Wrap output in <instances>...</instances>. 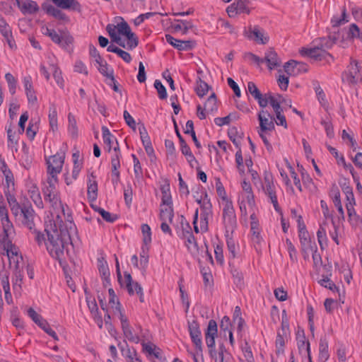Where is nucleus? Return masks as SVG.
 <instances>
[{"mask_svg":"<svg viewBox=\"0 0 362 362\" xmlns=\"http://www.w3.org/2000/svg\"><path fill=\"white\" fill-rule=\"evenodd\" d=\"M70 215L67 216V222L65 226L61 225L62 220L59 215L54 221V226L52 223L45 229L47 236L45 243L46 248L49 255L61 262L64 258V252L66 247L71 243V235L76 233V228L72 221L69 220Z\"/></svg>","mask_w":362,"mask_h":362,"instance_id":"obj_1","label":"nucleus"},{"mask_svg":"<svg viewBox=\"0 0 362 362\" xmlns=\"http://www.w3.org/2000/svg\"><path fill=\"white\" fill-rule=\"evenodd\" d=\"M8 205L16 221L21 222L24 227L30 230L35 229L36 214L28 201L21 204L15 197L10 196Z\"/></svg>","mask_w":362,"mask_h":362,"instance_id":"obj_2","label":"nucleus"},{"mask_svg":"<svg viewBox=\"0 0 362 362\" xmlns=\"http://www.w3.org/2000/svg\"><path fill=\"white\" fill-rule=\"evenodd\" d=\"M106 30L112 41L123 47H124V43L122 41L119 35L126 36L128 49H132L138 45V38L136 37L135 34L132 32L129 24H108L106 27Z\"/></svg>","mask_w":362,"mask_h":362,"instance_id":"obj_3","label":"nucleus"},{"mask_svg":"<svg viewBox=\"0 0 362 362\" xmlns=\"http://www.w3.org/2000/svg\"><path fill=\"white\" fill-rule=\"evenodd\" d=\"M57 182V177H49L47 180V185L42 189V193L46 202H49L53 208L61 207L64 215H65L64 208L61 203L59 193L56 188Z\"/></svg>","mask_w":362,"mask_h":362,"instance_id":"obj_4","label":"nucleus"},{"mask_svg":"<svg viewBox=\"0 0 362 362\" xmlns=\"http://www.w3.org/2000/svg\"><path fill=\"white\" fill-rule=\"evenodd\" d=\"M322 43L317 45L314 47L305 49L303 48L300 51V54L303 56H307L315 61L327 60V57L333 59L332 56L326 51V49H329L332 44L328 42L325 38L321 40Z\"/></svg>","mask_w":362,"mask_h":362,"instance_id":"obj_5","label":"nucleus"},{"mask_svg":"<svg viewBox=\"0 0 362 362\" xmlns=\"http://www.w3.org/2000/svg\"><path fill=\"white\" fill-rule=\"evenodd\" d=\"M42 33L51 37L53 42L60 45L62 47L69 46L73 42V37L64 30H56L46 26L42 27Z\"/></svg>","mask_w":362,"mask_h":362,"instance_id":"obj_6","label":"nucleus"},{"mask_svg":"<svg viewBox=\"0 0 362 362\" xmlns=\"http://www.w3.org/2000/svg\"><path fill=\"white\" fill-rule=\"evenodd\" d=\"M64 158V153H57L49 158L47 163V173L50 175L49 177H57V174L62 170Z\"/></svg>","mask_w":362,"mask_h":362,"instance_id":"obj_7","label":"nucleus"},{"mask_svg":"<svg viewBox=\"0 0 362 362\" xmlns=\"http://www.w3.org/2000/svg\"><path fill=\"white\" fill-rule=\"evenodd\" d=\"M28 315L32 320L37 324L47 334L52 337L54 340H59L56 332L50 327L49 324L40 314H38L33 308H30L28 310Z\"/></svg>","mask_w":362,"mask_h":362,"instance_id":"obj_8","label":"nucleus"},{"mask_svg":"<svg viewBox=\"0 0 362 362\" xmlns=\"http://www.w3.org/2000/svg\"><path fill=\"white\" fill-rule=\"evenodd\" d=\"M150 17H153L154 21H158L159 23H188L187 20H181V19H171L168 18L167 13H155V12H149L144 14L139 15L134 21V23H143L145 20L148 19Z\"/></svg>","mask_w":362,"mask_h":362,"instance_id":"obj_9","label":"nucleus"},{"mask_svg":"<svg viewBox=\"0 0 362 362\" xmlns=\"http://www.w3.org/2000/svg\"><path fill=\"white\" fill-rule=\"evenodd\" d=\"M245 36L258 44L265 45L269 42V36L266 32L258 26H249L248 29L245 30Z\"/></svg>","mask_w":362,"mask_h":362,"instance_id":"obj_10","label":"nucleus"},{"mask_svg":"<svg viewBox=\"0 0 362 362\" xmlns=\"http://www.w3.org/2000/svg\"><path fill=\"white\" fill-rule=\"evenodd\" d=\"M124 283L126 288L129 295H134L136 293L139 296V300L141 303L144 301L143 288L141 285L136 282L134 281L132 279V276L129 273H124Z\"/></svg>","mask_w":362,"mask_h":362,"instance_id":"obj_11","label":"nucleus"},{"mask_svg":"<svg viewBox=\"0 0 362 362\" xmlns=\"http://www.w3.org/2000/svg\"><path fill=\"white\" fill-rule=\"evenodd\" d=\"M228 250L229 252V255H228L230 259L229 265L230 267H234L239 264L242 259L240 246L233 240H228Z\"/></svg>","mask_w":362,"mask_h":362,"instance_id":"obj_12","label":"nucleus"},{"mask_svg":"<svg viewBox=\"0 0 362 362\" xmlns=\"http://www.w3.org/2000/svg\"><path fill=\"white\" fill-rule=\"evenodd\" d=\"M259 127L262 132L272 131L274 129V117L266 110H262L258 114Z\"/></svg>","mask_w":362,"mask_h":362,"instance_id":"obj_13","label":"nucleus"},{"mask_svg":"<svg viewBox=\"0 0 362 362\" xmlns=\"http://www.w3.org/2000/svg\"><path fill=\"white\" fill-rule=\"evenodd\" d=\"M189 332L192 341L195 345L197 354L202 353L201 332L199 325L196 321H192L189 324Z\"/></svg>","mask_w":362,"mask_h":362,"instance_id":"obj_14","label":"nucleus"},{"mask_svg":"<svg viewBox=\"0 0 362 362\" xmlns=\"http://www.w3.org/2000/svg\"><path fill=\"white\" fill-rule=\"evenodd\" d=\"M166 41L178 50H190L195 45L192 40H180L175 39L170 34L165 35Z\"/></svg>","mask_w":362,"mask_h":362,"instance_id":"obj_15","label":"nucleus"},{"mask_svg":"<svg viewBox=\"0 0 362 362\" xmlns=\"http://www.w3.org/2000/svg\"><path fill=\"white\" fill-rule=\"evenodd\" d=\"M264 183L265 187H264V190L265 193L270 198L272 203L276 211L279 210V204L277 201V197L276 195V192L274 190V186L272 182V177L266 176L264 177Z\"/></svg>","mask_w":362,"mask_h":362,"instance_id":"obj_16","label":"nucleus"},{"mask_svg":"<svg viewBox=\"0 0 362 362\" xmlns=\"http://www.w3.org/2000/svg\"><path fill=\"white\" fill-rule=\"evenodd\" d=\"M217 335V324L214 320L209 322L205 333L206 343L209 348H213L215 345V337Z\"/></svg>","mask_w":362,"mask_h":362,"instance_id":"obj_17","label":"nucleus"},{"mask_svg":"<svg viewBox=\"0 0 362 362\" xmlns=\"http://www.w3.org/2000/svg\"><path fill=\"white\" fill-rule=\"evenodd\" d=\"M4 175L5 176L4 194L8 203H9L10 196L15 197L13 194L14 191V179L11 170H4Z\"/></svg>","mask_w":362,"mask_h":362,"instance_id":"obj_18","label":"nucleus"},{"mask_svg":"<svg viewBox=\"0 0 362 362\" xmlns=\"http://www.w3.org/2000/svg\"><path fill=\"white\" fill-rule=\"evenodd\" d=\"M4 234L0 235V242L4 245L11 243L10 237L14 233L13 226L9 218L1 221Z\"/></svg>","mask_w":362,"mask_h":362,"instance_id":"obj_19","label":"nucleus"},{"mask_svg":"<svg viewBox=\"0 0 362 362\" xmlns=\"http://www.w3.org/2000/svg\"><path fill=\"white\" fill-rule=\"evenodd\" d=\"M247 13V8L243 1H234L228 6V16L233 18L238 15Z\"/></svg>","mask_w":362,"mask_h":362,"instance_id":"obj_20","label":"nucleus"},{"mask_svg":"<svg viewBox=\"0 0 362 362\" xmlns=\"http://www.w3.org/2000/svg\"><path fill=\"white\" fill-rule=\"evenodd\" d=\"M359 80V66H358V62L354 59H351L349 74L346 76V81L349 83L356 84Z\"/></svg>","mask_w":362,"mask_h":362,"instance_id":"obj_21","label":"nucleus"},{"mask_svg":"<svg viewBox=\"0 0 362 362\" xmlns=\"http://www.w3.org/2000/svg\"><path fill=\"white\" fill-rule=\"evenodd\" d=\"M187 228L189 229L185 232H183V237L186 239V246L191 253H196L198 252V245L195 240V238L191 232V228L188 223H187Z\"/></svg>","mask_w":362,"mask_h":362,"instance_id":"obj_22","label":"nucleus"},{"mask_svg":"<svg viewBox=\"0 0 362 362\" xmlns=\"http://www.w3.org/2000/svg\"><path fill=\"white\" fill-rule=\"evenodd\" d=\"M296 340L299 351H301L303 349H305L308 354L309 362H312L310 356V342L308 341H306L303 330L298 331L296 334Z\"/></svg>","mask_w":362,"mask_h":362,"instance_id":"obj_23","label":"nucleus"},{"mask_svg":"<svg viewBox=\"0 0 362 362\" xmlns=\"http://www.w3.org/2000/svg\"><path fill=\"white\" fill-rule=\"evenodd\" d=\"M215 188L218 197L223 202V216L225 217L226 216V192L223 184L218 177L215 178Z\"/></svg>","mask_w":362,"mask_h":362,"instance_id":"obj_24","label":"nucleus"},{"mask_svg":"<svg viewBox=\"0 0 362 362\" xmlns=\"http://www.w3.org/2000/svg\"><path fill=\"white\" fill-rule=\"evenodd\" d=\"M263 59L264 62L267 63V66L269 69H273L275 67L279 66L281 64V62L278 58L276 52L272 48L265 53V56Z\"/></svg>","mask_w":362,"mask_h":362,"instance_id":"obj_25","label":"nucleus"},{"mask_svg":"<svg viewBox=\"0 0 362 362\" xmlns=\"http://www.w3.org/2000/svg\"><path fill=\"white\" fill-rule=\"evenodd\" d=\"M328 340L326 335L321 337L319 344V361L326 362L329 358Z\"/></svg>","mask_w":362,"mask_h":362,"instance_id":"obj_26","label":"nucleus"},{"mask_svg":"<svg viewBox=\"0 0 362 362\" xmlns=\"http://www.w3.org/2000/svg\"><path fill=\"white\" fill-rule=\"evenodd\" d=\"M42 8L43 11H45L48 15L54 16L55 18L58 20H64V21H68L66 19V16L64 13H63L61 10H59L57 8H55L52 5L44 3L42 5Z\"/></svg>","mask_w":362,"mask_h":362,"instance_id":"obj_27","label":"nucleus"},{"mask_svg":"<svg viewBox=\"0 0 362 362\" xmlns=\"http://www.w3.org/2000/svg\"><path fill=\"white\" fill-rule=\"evenodd\" d=\"M299 239L303 253L307 255L309 250H314V245H312L307 230L299 232Z\"/></svg>","mask_w":362,"mask_h":362,"instance_id":"obj_28","label":"nucleus"},{"mask_svg":"<svg viewBox=\"0 0 362 362\" xmlns=\"http://www.w3.org/2000/svg\"><path fill=\"white\" fill-rule=\"evenodd\" d=\"M331 266H329L328 267L325 265V269H327V274L322 275V279L318 281V283L320 286L327 288L332 291H338L339 288L337 286L334 284V283L330 280L329 276L332 275L330 269Z\"/></svg>","mask_w":362,"mask_h":362,"instance_id":"obj_29","label":"nucleus"},{"mask_svg":"<svg viewBox=\"0 0 362 362\" xmlns=\"http://www.w3.org/2000/svg\"><path fill=\"white\" fill-rule=\"evenodd\" d=\"M54 4L63 9L80 11L81 5L76 0H52Z\"/></svg>","mask_w":362,"mask_h":362,"instance_id":"obj_30","label":"nucleus"},{"mask_svg":"<svg viewBox=\"0 0 362 362\" xmlns=\"http://www.w3.org/2000/svg\"><path fill=\"white\" fill-rule=\"evenodd\" d=\"M139 132L141 135V139L144 146L145 151L148 156H151L153 153V148L150 140V137L148 135L147 132L146 131L145 127H142V129H139Z\"/></svg>","mask_w":362,"mask_h":362,"instance_id":"obj_31","label":"nucleus"},{"mask_svg":"<svg viewBox=\"0 0 362 362\" xmlns=\"http://www.w3.org/2000/svg\"><path fill=\"white\" fill-rule=\"evenodd\" d=\"M174 212L172 205H160V219L162 221L172 222Z\"/></svg>","mask_w":362,"mask_h":362,"instance_id":"obj_32","label":"nucleus"},{"mask_svg":"<svg viewBox=\"0 0 362 362\" xmlns=\"http://www.w3.org/2000/svg\"><path fill=\"white\" fill-rule=\"evenodd\" d=\"M98 266L99 272L103 279L106 282L110 284V270L107 262L104 257H100L98 259Z\"/></svg>","mask_w":362,"mask_h":362,"instance_id":"obj_33","label":"nucleus"},{"mask_svg":"<svg viewBox=\"0 0 362 362\" xmlns=\"http://www.w3.org/2000/svg\"><path fill=\"white\" fill-rule=\"evenodd\" d=\"M193 25L187 26L186 24H170L165 30L173 34H186L189 29H192Z\"/></svg>","mask_w":362,"mask_h":362,"instance_id":"obj_34","label":"nucleus"},{"mask_svg":"<svg viewBox=\"0 0 362 362\" xmlns=\"http://www.w3.org/2000/svg\"><path fill=\"white\" fill-rule=\"evenodd\" d=\"M112 175L114 177L112 180L114 185H117L119 181V172L118 169L120 168V161L119 160V155L117 154L111 159Z\"/></svg>","mask_w":362,"mask_h":362,"instance_id":"obj_35","label":"nucleus"},{"mask_svg":"<svg viewBox=\"0 0 362 362\" xmlns=\"http://www.w3.org/2000/svg\"><path fill=\"white\" fill-rule=\"evenodd\" d=\"M20 11L23 14H33L39 11V6L35 1L25 0Z\"/></svg>","mask_w":362,"mask_h":362,"instance_id":"obj_36","label":"nucleus"},{"mask_svg":"<svg viewBox=\"0 0 362 362\" xmlns=\"http://www.w3.org/2000/svg\"><path fill=\"white\" fill-rule=\"evenodd\" d=\"M231 267L230 272L232 274L233 284L238 288L242 289V288H243L244 285H245L244 279H243V274L242 272L240 271L238 268H236L235 266L234 267Z\"/></svg>","mask_w":362,"mask_h":362,"instance_id":"obj_37","label":"nucleus"},{"mask_svg":"<svg viewBox=\"0 0 362 362\" xmlns=\"http://www.w3.org/2000/svg\"><path fill=\"white\" fill-rule=\"evenodd\" d=\"M210 214V204L209 206H204L201 208L200 214V230L205 232L208 229V218Z\"/></svg>","mask_w":362,"mask_h":362,"instance_id":"obj_38","label":"nucleus"},{"mask_svg":"<svg viewBox=\"0 0 362 362\" xmlns=\"http://www.w3.org/2000/svg\"><path fill=\"white\" fill-rule=\"evenodd\" d=\"M132 156L134 162V173L136 180L134 185H136V182L141 184L144 178L142 168L138 158L134 154H132Z\"/></svg>","mask_w":362,"mask_h":362,"instance_id":"obj_39","label":"nucleus"},{"mask_svg":"<svg viewBox=\"0 0 362 362\" xmlns=\"http://www.w3.org/2000/svg\"><path fill=\"white\" fill-rule=\"evenodd\" d=\"M1 275V284L5 293V299L7 303L11 304L12 303V296L10 292V285L8 281V276L6 272L4 274L2 273Z\"/></svg>","mask_w":362,"mask_h":362,"instance_id":"obj_40","label":"nucleus"},{"mask_svg":"<svg viewBox=\"0 0 362 362\" xmlns=\"http://www.w3.org/2000/svg\"><path fill=\"white\" fill-rule=\"evenodd\" d=\"M332 193L334 195L333 203L340 214V218L342 220H344L345 216H344V209L342 207V204L341 202L339 190L338 189L337 187H335L334 189H332Z\"/></svg>","mask_w":362,"mask_h":362,"instance_id":"obj_41","label":"nucleus"},{"mask_svg":"<svg viewBox=\"0 0 362 362\" xmlns=\"http://www.w3.org/2000/svg\"><path fill=\"white\" fill-rule=\"evenodd\" d=\"M98 192V183L95 180V176L92 173L88 181V195L90 198L95 199Z\"/></svg>","mask_w":362,"mask_h":362,"instance_id":"obj_42","label":"nucleus"},{"mask_svg":"<svg viewBox=\"0 0 362 362\" xmlns=\"http://www.w3.org/2000/svg\"><path fill=\"white\" fill-rule=\"evenodd\" d=\"M346 210L351 224L354 226H358L362 223V219L356 214L354 206L350 203L346 206Z\"/></svg>","mask_w":362,"mask_h":362,"instance_id":"obj_43","label":"nucleus"},{"mask_svg":"<svg viewBox=\"0 0 362 362\" xmlns=\"http://www.w3.org/2000/svg\"><path fill=\"white\" fill-rule=\"evenodd\" d=\"M48 117L51 129L53 131L57 129V112L54 103H50L49 105Z\"/></svg>","mask_w":362,"mask_h":362,"instance_id":"obj_44","label":"nucleus"},{"mask_svg":"<svg viewBox=\"0 0 362 362\" xmlns=\"http://www.w3.org/2000/svg\"><path fill=\"white\" fill-rule=\"evenodd\" d=\"M29 194L31 199L35 203V204L40 209H42L44 207L43 202L41 198L40 193L39 192L38 188L36 186H33L29 189Z\"/></svg>","mask_w":362,"mask_h":362,"instance_id":"obj_45","label":"nucleus"},{"mask_svg":"<svg viewBox=\"0 0 362 362\" xmlns=\"http://www.w3.org/2000/svg\"><path fill=\"white\" fill-rule=\"evenodd\" d=\"M244 320L241 317V310L239 306H236L233 315V324L231 326H236L238 332L243 328Z\"/></svg>","mask_w":362,"mask_h":362,"instance_id":"obj_46","label":"nucleus"},{"mask_svg":"<svg viewBox=\"0 0 362 362\" xmlns=\"http://www.w3.org/2000/svg\"><path fill=\"white\" fill-rule=\"evenodd\" d=\"M102 132H103V138L105 144L108 148V151L111 150L112 144L115 141L117 142L116 138L112 135L108 128L105 126L102 127Z\"/></svg>","mask_w":362,"mask_h":362,"instance_id":"obj_47","label":"nucleus"},{"mask_svg":"<svg viewBox=\"0 0 362 362\" xmlns=\"http://www.w3.org/2000/svg\"><path fill=\"white\" fill-rule=\"evenodd\" d=\"M3 245L8 259L9 264L11 266V259H19L21 257L18 255V250L12 245L11 243L9 245Z\"/></svg>","mask_w":362,"mask_h":362,"instance_id":"obj_48","label":"nucleus"},{"mask_svg":"<svg viewBox=\"0 0 362 362\" xmlns=\"http://www.w3.org/2000/svg\"><path fill=\"white\" fill-rule=\"evenodd\" d=\"M215 258L217 264L223 266L224 264V256L223 244L214 243Z\"/></svg>","mask_w":362,"mask_h":362,"instance_id":"obj_49","label":"nucleus"},{"mask_svg":"<svg viewBox=\"0 0 362 362\" xmlns=\"http://www.w3.org/2000/svg\"><path fill=\"white\" fill-rule=\"evenodd\" d=\"M285 101V99L282 95H278L277 97H274L269 94V104L272 107L274 112L278 111L279 110H281L283 107L281 106V104Z\"/></svg>","mask_w":362,"mask_h":362,"instance_id":"obj_50","label":"nucleus"},{"mask_svg":"<svg viewBox=\"0 0 362 362\" xmlns=\"http://www.w3.org/2000/svg\"><path fill=\"white\" fill-rule=\"evenodd\" d=\"M209 89V85L199 78V80L197 82V87L195 88L197 95L200 98L204 97L208 93Z\"/></svg>","mask_w":362,"mask_h":362,"instance_id":"obj_51","label":"nucleus"},{"mask_svg":"<svg viewBox=\"0 0 362 362\" xmlns=\"http://www.w3.org/2000/svg\"><path fill=\"white\" fill-rule=\"evenodd\" d=\"M5 79L8 83L9 93L13 95L16 91L17 80L11 73L5 74Z\"/></svg>","mask_w":362,"mask_h":362,"instance_id":"obj_52","label":"nucleus"},{"mask_svg":"<svg viewBox=\"0 0 362 362\" xmlns=\"http://www.w3.org/2000/svg\"><path fill=\"white\" fill-rule=\"evenodd\" d=\"M94 209L98 211L107 222L113 223L117 219L116 214H112L100 207H94Z\"/></svg>","mask_w":362,"mask_h":362,"instance_id":"obj_53","label":"nucleus"},{"mask_svg":"<svg viewBox=\"0 0 362 362\" xmlns=\"http://www.w3.org/2000/svg\"><path fill=\"white\" fill-rule=\"evenodd\" d=\"M325 224H326V222H324L323 224L320 225V228L318 229V230L317 232V240H318L319 245L320 246V248L322 250H323L325 247L324 244L326 245V243H327L326 230H325V227L323 226V225H325Z\"/></svg>","mask_w":362,"mask_h":362,"instance_id":"obj_54","label":"nucleus"},{"mask_svg":"<svg viewBox=\"0 0 362 362\" xmlns=\"http://www.w3.org/2000/svg\"><path fill=\"white\" fill-rule=\"evenodd\" d=\"M51 71L53 72V76L57 82V83L61 87H64V79L62 76V72L59 71V68L54 65L52 64L50 66Z\"/></svg>","mask_w":362,"mask_h":362,"instance_id":"obj_55","label":"nucleus"},{"mask_svg":"<svg viewBox=\"0 0 362 362\" xmlns=\"http://www.w3.org/2000/svg\"><path fill=\"white\" fill-rule=\"evenodd\" d=\"M122 330L125 337L127 338L129 341L134 343H138L139 341V336L137 334H133L129 325L122 327Z\"/></svg>","mask_w":362,"mask_h":362,"instance_id":"obj_56","label":"nucleus"},{"mask_svg":"<svg viewBox=\"0 0 362 362\" xmlns=\"http://www.w3.org/2000/svg\"><path fill=\"white\" fill-rule=\"evenodd\" d=\"M250 225L251 231L252 233V240L255 243L259 244L261 241V237L258 230V223L256 221H251Z\"/></svg>","mask_w":362,"mask_h":362,"instance_id":"obj_57","label":"nucleus"},{"mask_svg":"<svg viewBox=\"0 0 362 362\" xmlns=\"http://www.w3.org/2000/svg\"><path fill=\"white\" fill-rule=\"evenodd\" d=\"M275 117L274 121L277 125L283 126L284 128H287V122L285 116L283 115V109L281 110L274 111Z\"/></svg>","mask_w":362,"mask_h":362,"instance_id":"obj_58","label":"nucleus"},{"mask_svg":"<svg viewBox=\"0 0 362 362\" xmlns=\"http://www.w3.org/2000/svg\"><path fill=\"white\" fill-rule=\"evenodd\" d=\"M281 331L283 335L286 336L287 333L289 332V322L287 317V313L285 310L281 313Z\"/></svg>","mask_w":362,"mask_h":362,"instance_id":"obj_59","label":"nucleus"},{"mask_svg":"<svg viewBox=\"0 0 362 362\" xmlns=\"http://www.w3.org/2000/svg\"><path fill=\"white\" fill-rule=\"evenodd\" d=\"M216 98L214 93H212L211 95L209 97L207 100L204 104V110L208 111H213L216 109Z\"/></svg>","mask_w":362,"mask_h":362,"instance_id":"obj_60","label":"nucleus"},{"mask_svg":"<svg viewBox=\"0 0 362 362\" xmlns=\"http://www.w3.org/2000/svg\"><path fill=\"white\" fill-rule=\"evenodd\" d=\"M69 131L73 136L77 135V125L74 116L71 113L68 115Z\"/></svg>","mask_w":362,"mask_h":362,"instance_id":"obj_61","label":"nucleus"},{"mask_svg":"<svg viewBox=\"0 0 362 362\" xmlns=\"http://www.w3.org/2000/svg\"><path fill=\"white\" fill-rule=\"evenodd\" d=\"M154 87L158 91L159 98L161 100L166 99V98H167L166 88L159 80L155 81Z\"/></svg>","mask_w":362,"mask_h":362,"instance_id":"obj_62","label":"nucleus"},{"mask_svg":"<svg viewBox=\"0 0 362 362\" xmlns=\"http://www.w3.org/2000/svg\"><path fill=\"white\" fill-rule=\"evenodd\" d=\"M247 91L256 100L259 99L262 93L257 87L255 83L252 81H250L247 83Z\"/></svg>","mask_w":362,"mask_h":362,"instance_id":"obj_63","label":"nucleus"},{"mask_svg":"<svg viewBox=\"0 0 362 362\" xmlns=\"http://www.w3.org/2000/svg\"><path fill=\"white\" fill-rule=\"evenodd\" d=\"M283 334H281L280 332L277 333L276 338V354H280L284 352V347L285 346V341L284 339Z\"/></svg>","mask_w":362,"mask_h":362,"instance_id":"obj_64","label":"nucleus"}]
</instances>
